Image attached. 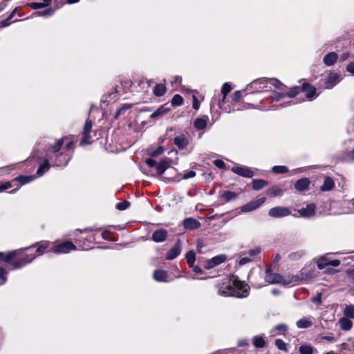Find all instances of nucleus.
Instances as JSON below:
<instances>
[{"label": "nucleus", "mask_w": 354, "mask_h": 354, "mask_svg": "<svg viewBox=\"0 0 354 354\" xmlns=\"http://www.w3.org/2000/svg\"><path fill=\"white\" fill-rule=\"evenodd\" d=\"M218 294L223 297H246L248 295V287L236 277L224 278L217 285Z\"/></svg>", "instance_id": "1"}, {"label": "nucleus", "mask_w": 354, "mask_h": 354, "mask_svg": "<svg viewBox=\"0 0 354 354\" xmlns=\"http://www.w3.org/2000/svg\"><path fill=\"white\" fill-rule=\"evenodd\" d=\"M93 126V122L91 120H86L82 131V138L80 141V145L84 146L90 144L91 138V131Z\"/></svg>", "instance_id": "2"}, {"label": "nucleus", "mask_w": 354, "mask_h": 354, "mask_svg": "<svg viewBox=\"0 0 354 354\" xmlns=\"http://www.w3.org/2000/svg\"><path fill=\"white\" fill-rule=\"evenodd\" d=\"M265 280L270 283H280L284 286L285 277L277 273H273L270 269H266Z\"/></svg>", "instance_id": "3"}, {"label": "nucleus", "mask_w": 354, "mask_h": 354, "mask_svg": "<svg viewBox=\"0 0 354 354\" xmlns=\"http://www.w3.org/2000/svg\"><path fill=\"white\" fill-rule=\"evenodd\" d=\"M291 212L288 207L277 206L271 208L268 212V215L272 218H281L289 216Z\"/></svg>", "instance_id": "4"}, {"label": "nucleus", "mask_w": 354, "mask_h": 354, "mask_svg": "<svg viewBox=\"0 0 354 354\" xmlns=\"http://www.w3.org/2000/svg\"><path fill=\"white\" fill-rule=\"evenodd\" d=\"M316 263L319 269L322 270L326 266L337 267L340 265V261L337 259L329 260L326 255L322 256L316 259Z\"/></svg>", "instance_id": "5"}, {"label": "nucleus", "mask_w": 354, "mask_h": 354, "mask_svg": "<svg viewBox=\"0 0 354 354\" xmlns=\"http://www.w3.org/2000/svg\"><path fill=\"white\" fill-rule=\"evenodd\" d=\"M266 197L260 198L256 201H251L241 207L242 212H249L259 208L262 204L265 203Z\"/></svg>", "instance_id": "6"}, {"label": "nucleus", "mask_w": 354, "mask_h": 354, "mask_svg": "<svg viewBox=\"0 0 354 354\" xmlns=\"http://www.w3.org/2000/svg\"><path fill=\"white\" fill-rule=\"evenodd\" d=\"M75 248L76 247L73 243L65 241L55 245L53 248V251L55 253H68L71 250H75Z\"/></svg>", "instance_id": "7"}, {"label": "nucleus", "mask_w": 354, "mask_h": 354, "mask_svg": "<svg viewBox=\"0 0 354 354\" xmlns=\"http://www.w3.org/2000/svg\"><path fill=\"white\" fill-rule=\"evenodd\" d=\"M231 170L234 174L244 178H252L254 176L252 170L245 166H234Z\"/></svg>", "instance_id": "8"}, {"label": "nucleus", "mask_w": 354, "mask_h": 354, "mask_svg": "<svg viewBox=\"0 0 354 354\" xmlns=\"http://www.w3.org/2000/svg\"><path fill=\"white\" fill-rule=\"evenodd\" d=\"M168 232L165 229H159L154 231L151 236V240L156 243H161L166 240Z\"/></svg>", "instance_id": "9"}, {"label": "nucleus", "mask_w": 354, "mask_h": 354, "mask_svg": "<svg viewBox=\"0 0 354 354\" xmlns=\"http://www.w3.org/2000/svg\"><path fill=\"white\" fill-rule=\"evenodd\" d=\"M55 156L56 158L53 162V165L57 167L66 165L71 158V155L64 153L56 154Z\"/></svg>", "instance_id": "10"}, {"label": "nucleus", "mask_w": 354, "mask_h": 354, "mask_svg": "<svg viewBox=\"0 0 354 354\" xmlns=\"http://www.w3.org/2000/svg\"><path fill=\"white\" fill-rule=\"evenodd\" d=\"M181 252V244L180 241L178 240V241L175 243L174 246L171 248L167 254L166 259L167 260H172L177 257Z\"/></svg>", "instance_id": "11"}, {"label": "nucleus", "mask_w": 354, "mask_h": 354, "mask_svg": "<svg viewBox=\"0 0 354 354\" xmlns=\"http://www.w3.org/2000/svg\"><path fill=\"white\" fill-rule=\"evenodd\" d=\"M183 226L187 230H192L199 228L201 223L194 218H187L183 221Z\"/></svg>", "instance_id": "12"}, {"label": "nucleus", "mask_w": 354, "mask_h": 354, "mask_svg": "<svg viewBox=\"0 0 354 354\" xmlns=\"http://www.w3.org/2000/svg\"><path fill=\"white\" fill-rule=\"evenodd\" d=\"M315 205L313 203L308 204L306 207L300 209L298 212L301 216L309 218L315 214Z\"/></svg>", "instance_id": "13"}, {"label": "nucleus", "mask_w": 354, "mask_h": 354, "mask_svg": "<svg viewBox=\"0 0 354 354\" xmlns=\"http://www.w3.org/2000/svg\"><path fill=\"white\" fill-rule=\"evenodd\" d=\"M174 143L179 149H184L188 145L189 141L185 135L180 134L174 139Z\"/></svg>", "instance_id": "14"}, {"label": "nucleus", "mask_w": 354, "mask_h": 354, "mask_svg": "<svg viewBox=\"0 0 354 354\" xmlns=\"http://www.w3.org/2000/svg\"><path fill=\"white\" fill-rule=\"evenodd\" d=\"M339 81V75L336 73H330L325 80L327 88H333Z\"/></svg>", "instance_id": "15"}, {"label": "nucleus", "mask_w": 354, "mask_h": 354, "mask_svg": "<svg viewBox=\"0 0 354 354\" xmlns=\"http://www.w3.org/2000/svg\"><path fill=\"white\" fill-rule=\"evenodd\" d=\"M227 259V257L225 254H220V255H217L213 258H212L209 261H208V265H207V268H212L222 263H223L224 261H225Z\"/></svg>", "instance_id": "16"}, {"label": "nucleus", "mask_w": 354, "mask_h": 354, "mask_svg": "<svg viewBox=\"0 0 354 354\" xmlns=\"http://www.w3.org/2000/svg\"><path fill=\"white\" fill-rule=\"evenodd\" d=\"M35 255L26 256V257H24L21 259H20V261H13L12 263V265L15 269L20 268L26 265L27 263L31 262L35 258Z\"/></svg>", "instance_id": "17"}, {"label": "nucleus", "mask_w": 354, "mask_h": 354, "mask_svg": "<svg viewBox=\"0 0 354 354\" xmlns=\"http://www.w3.org/2000/svg\"><path fill=\"white\" fill-rule=\"evenodd\" d=\"M302 92L305 93L306 97L309 100H312L315 96L316 89L308 84H304L302 86Z\"/></svg>", "instance_id": "18"}, {"label": "nucleus", "mask_w": 354, "mask_h": 354, "mask_svg": "<svg viewBox=\"0 0 354 354\" xmlns=\"http://www.w3.org/2000/svg\"><path fill=\"white\" fill-rule=\"evenodd\" d=\"M317 352V349L310 344H302L299 348V354H315Z\"/></svg>", "instance_id": "19"}, {"label": "nucleus", "mask_w": 354, "mask_h": 354, "mask_svg": "<svg viewBox=\"0 0 354 354\" xmlns=\"http://www.w3.org/2000/svg\"><path fill=\"white\" fill-rule=\"evenodd\" d=\"M310 181L308 178H301L295 183V188L298 191H304L308 187Z\"/></svg>", "instance_id": "20"}, {"label": "nucleus", "mask_w": 354, "mask_h": 354, "mask_svg": "<svg viewBox=\"0 0 354 354\" xmlns=\"http://www.w3.org/2000/svg\"><path fill=\"white\" fill-rule=\"evenodd\" d=\"M301 279L299 277V274H295V275H288L285 276V281H284V286H294L297 283L301 282Z\"/></svg>", "instance_id": "21"}, {"label": "nucleus", "mask_w": 354, "mask_h": 354, "mask_svg": "<svg viewBox=\"0 0 354 354\" xmlns=\"http://www.w3.org/2000/svg\"><path fill=\"white\" fill-rule=\"evenodd\" d=\"M299 274L302 281H308L315 277L314 272L306 268L301 269Z\"/></svg>", "instance_id": "22"}, {"label": "nucleus", "mask_w": 354, "mask_h": 354, "mask_svg": "<svg viewBox=\"0 0 354 354\" xmlns=\"http://www.w3.org/2000/svg\"><path fill=\"white\" fill-rule=\"evenodd\" d=\"M337 57H338V56H337V53H335L334 52L328 53L324 57V63L326 66H332L336 62Z\"/></svg>", "instance_id": "23"}, {"label": "nucleus", "mask_w": 354, "mask_h": 354, "mask_svg": "<svg viewBox=\"0 0 354 354\" xmlns=\"http://www.w3.org/2000/svg\"><path fill=\"white\" fill-rule=\"evenodd\" d=\"M19 254V250H13L11 252L5 254L3 252H0V262L5 261L8 262L12 259L15 258Z\"/></svg>", "instance_id": "24"}, {"label": "nucleus", "mask_w": 354, "mask_h": 354, "mask_svg": "<svg viewBox=\"0 0 354 354\" xmlns=\"http://www.w3.org/2000/svg\"><path fill=\"white\" fill-rule=\"evenodd\" d=\"M238 197V194L232 191H225L221 194V198L225 202H229L231 201L236 200Z\"/></svg>", "instance_id": "25"}, {"label": "nucleus", "mask_w": 354, "mask_h": 354, "mask_svg": "<svg viewBox=\"0 0 354 354\" xmlns=\"http://www.w3.org/2000/svg\"><path fill=\"white\" fill-rule=\"evenodd\" d=\"M298 328H308L312 326L313 322L308 317H303L296 322Z\"/></svg>", "instance_id": "26"}, {"label": "nucleus", "mask_w": 354, "mask_h": 354, "mask_svg": "<svg viewBox=\"0 0 354 354\" xmlns=\"http://www.w3.org/2000/svg\"><path fill=\"white\" fill-rule=\"evenodd\" d=\"M169 165V160L167 159H163L156 165V170L158 175H162L165 170L167 169Z\"/></svg>", "instance_id": "27"}, {"label": "nucleus", "mask_w": 354, "mask_h": 354, "mask_svg": "<svg viewBox=\"0 0 354 354\" xmlns=\"http://www.w3.org/2000/svg\"><path fill=\"white\" fill-rule=\"evenodd\" d=\"M167 277V272L162 270H156L153 272V279L158 281H166Z\"/></svg>", "instance_id": "28"}, {"label": "nucleus", "mask_w": 354, "mask_h": 354, "mask_svg": "<svg viewBox=\"0 0 354 354\" xmlns=\"http://www.w3.org/2000/svg\"><path fill=\"white\" fill-rule=\"evenodd\" d=\"M335 186L334 181L330 177H326L324 181V184L321 186L322 191H329L331 190Z\"/></svg>", "instance_id": "29"}, {"label": "nucleus", "mask_w": 354, "mask_h": 354, "mask_svg": "<svg viewBox=\"0 0 354 354\" xmlns=\"http://www.w3.org/2000/svg\"><path fill=\"white\" fill-rule=\"evenodd\" d=\"M51 3V0H42L41 2H32L29 4V6L32 9H41L49 6Z\"/></svg>", "instance_id": "30"}, {"label": "nucleus", "mask_w": 354, "mask_h": 354, "mask_svg": "<svg viewBox=\"0 0 354 354\" xmlns=\"http://www.w3.org/2000/svg\"><path fill=\"white\" fill-rule=\"evenodd\" d=\"M268 185V182L261 179H255L252 182V188L254 190H260Z\"/></svg>", "instance_id": "31"}, {"label": "nucleus", "mask_w": 354, "mask_h": 354, "mask_svg": "<svg viewBox=\"0 0 354 354\" xmlns=\"http://www.w3.org/2000/svg\"><path fill=\"white\" fill-rule=\"evenodd\" d=\"M153 94L156 96L160 97L163 95L166 92V88L164 84H157L153 90Z\"/></svg>", "instance_id": "32"}, {"label": "nucleus", "mask_w": 354, "mask_h": 354, "mask_svg": "<svg viewBox=\"0 0 354 354\" xmlns=\"http://www.w3.org/2000/svg\"><path fill=\"white\" fill-rule=\"evenodd\" d=\"M33 176H19L12 180L14 181H18L20 183V185H25L33 180Z\"/></svg>", "instance_id": "33"}, {"label": "nucleus", "mask_w": 354, "mask_h": 354, "mask_svg": "<svg viewBox=\"0 0 354 354\" xmlns=\"http://www.w3.org/2000/svg\"><path fill=\"white\" fill-rule=\"evenodd\" d=\"M207 121L203 118H197L194 122V127L196 129L201 130L206 127Z\"/></svg>", "instance_id": "34"}, {"label": "nucleus", "mask_w": 354, "mask_h": 354, "mask_svg": "<svg viewBox=\"0 0 354 354\" xmlns=\"http://www.w3.org/2000/svg\"><path fill=\"white\" fill-rule=\"evenodd\" d=\"M50 168L48 159H46L39 167L37 174L41 176Z\"/></svg>", "instance_id": "35"}, {"label": "nucleus", "mask_w": 354, "mask_h": 354, "mask_svg": "<svg viewBox=\"0 0 354 354\" xmlns=\"http://www.w3.org/2000/svg\"><path fill=\"white\" fill-rule=\"evenodd\" d=\"M253 344L257 348H263L266 342L261 336H255L253 338Z\"/></svg>", "instance_id": "36"}, {"label": "nucleus", "mask_w": 354, "mask_h": 354, "mask_svg": "<svg viewBox=\"0 0 354 354\" xmlns=\"http://www.w3.org/2000/svg\"><path fill=\"white\" fill-rule=\"evenodd\" d=\"M63 144H64V140L63 139H60V140H57L54 145L50 147L48 149V151H53V153H57L60 150V149H61L62 146L63 145Z\"/></svg>", "instance_id": "37"}, {"label": "nucleus", "mask_w": 354, "mask_h": 354, "mask_svg": "<svg viewBox=\"0 0 354 354\" xmlns=\"http://www.w3.org/2000/svg\"><path fill=\"white\" fill-rule=\"evenodd\" d=\"M341 328L344 330H350L352 327V322L346 318L341 319L339 321Z\"/></svg>", "instance_id": "38"}, {"label": "nucleus", "mask_w": 354, "mask_h": 354, "mask_svg": "<svg viewBox=\"0 0 354 354\" xmlns=\"http://www.w3.org/2000/svg\"><path fill=\"white\" fill-rule=\"evenodd\" d=\"M185 258L187 260V263L190 267H192L194 266V263L195 262V254L193 251L188 252L186 255Z\"/></svg>", "instance_id": "39"}, {"label": "nucleus", "mask_w": 354, "mask_h": 354, "mask_svg": "<svg viewBox=\"0 0 354 354\" xmlns=\"http://www.w3.org/2000/svg\"><path fill=\"white\" fill-rule=\"evenodd\" d=\"M268 194L271 197L281 196L282 194V190L277 187H273L269 189V190L268 191Z\"/></svg>", "instance_id": "40"}, {"label": "nucleus", "mask_w": 354, "mask_h": 354, "mask_svg": "<svg viewBox=\"0 0 354 354\" xmlns=\"http://www.w3.org/2000/svg\"><path fill=\"white\" fill-rule=\"evenodd\" d=\"M275 346L281 351H288V346L287 344L284 342L282 339H277L275 340Z\"/></svg>", "instance_id": "41"}, {"label": "nucleus", "mask_w": 354, "mask_h": 354, "mask_svg": "<svg viewBox=\"0 0 354 354\" xmlns=\"http://www.w3.org/2000/svg\"><path fill=\"white\" fill-rule=\"evenodd\" d=\"M168 111V110L162 106L160 107L159 109H158L155 112H153L151 115V118H158L159 116H161L162 115H164L165 113H166Z\"/></svg>", "instance_id": "42"}, {"label": "nucleus", "mask_w": 354, "mask_h": 354, "mask_svg": "<svg viewBox=\"0 0 354 354\" xmlns=\"http://www.w3.org/2000/svg\"><path fill=\"white\" fill-rule=\"evenodd\" d=\"M344 315L349 318H354V306H347L344 309Z\"/></svg>", "instance_id": "43"}, {"label": "nucleus", "mask_w": 354, "mask_h": 354, "mask_svg": "<svg viewBox=\"0 0 354 354\" xmlns=\"http://www.w3.org/2000/svg\"><path fill=\"white\" fill-rule=\"evenodd\" d=\"M183 99L178 94L175 95L171 101V103L173 106H180L183 104Z\"/></svg>", "instance_id": "44"}, {"label": "nucleus", "mask_w": 354, "mask_h": 354, "mask_svg": "<svg viewBox=\"0 0 354 354\" xmlns=\"http://www.w3.org/2000/svg\"><path fill=\"white\" fill-rule=\"evenodd\" d=\"M288 329V327L286 324H279L277 326H276L274 327V328L273 329V332L274 331H276V334H283Z\"/></svg>", "instance_id": "45"}, {"label": "nucleus", "mask_w": 354, "mask_h": 354, "mask_svg": "<svg viewBox=\"0 0 354 354\" xmlns=\"http://www.w3.org/2000/svg\"><path fill=\"white\" fill-rule=\"evenodd\" d=\"M261 248L258 247H256L253 249L248 250V252H247V254H248V257L252 258V261L254 259V257L261 252Z\"/></svg>", "instance_id": "46"}, {"label": "nucleus", "mask_w": 354, "mask_h": 354, "mask_svg": "<svg viewBox=\"0 0 354 354\" xmlns=\"http://www.w3.org/2000/svg\"><path fill=\"white\" fill-rule=\"evenodd\" d=\"M231 89H232V88L229 83L226 82L223 85L222 88H221V92L223 95V101H224L225 97L230 92Z\"/></svg>", "instance_id": "47"}, {"label": "nucleus", "mask_w": 354, "mask_h": 354, "mask_svg": "<svg viewBox=\"0 0 354 354\" xmlns=\"http://www.w3.org/2000/svg\"><path fill=\"white\" fill-rule=\"evenodd\" d=\"M288 171L286 166H274L272 171L275 174H285Z\"/></svg>", "instance_id": "48"}, {"label": "nucleus", "mask_w": 354, "mask_h": 354, "mask_svg": "<svg viewBox=\"0 0 354 354\" xmlns=\"http://www.w3.org/2000/svg\"><path fill=\"white\" fill-rule=\"evenodd\" d=\"M7 274L8 272L4 268H0V285H3L6 283L7 280Z\"/></svg>", "instance_id": "49"}, {"label": "nucleus", "mask_w": 354, "mask_h": 354, "mask_svg": "<svg viewBox=\"0 0 354 354\" xmlns=\"http://www.w3.org/2000/svg\"><path fill=\"white\" fill-rule=\"evenodd\" d=\"M129 205H130L129 202L124 201L120 202V203H117L116 208L119 210H124L128 208Z\"/></svg>", "instance_id": "50"}, {"label": "nucleus", "mask_w": 354, "mask_h": 354, "mask_svg": "<svg viewBox=\"0 0 354 354\" xmlns=\"http://www.w3.org/2000/svg\"><path fill=\"white\" fill-rule=\"evenodd\" d=\"M53 13V10L50 8L44 11H39L36 13L37 16H50Z\"/></svg>", "instance_id": "51"}, {"label": "nucleus", "mask_w": 354, "mask_h": 354, "mask_svg": "<svg viewBox=\"0 0 354 354\" xmlns=\"http://www.w3.org/2000/svg\"><path fill=\"white\" fill-rule=\"evenodd\" d=\"M131 108V104H124L122 107L120 108L116 113H115V118H118L120 115H121L125 110H127Z\"/></svg>", "instance_id": "52"}, {"label": "nucleus", "mask_w": 354, "mask_h": 354, "mask_svg": "<svg viewBox=\"0 0 354 354\" xmlns=\"http://www.w3.org/2000/svg\"><path fill=\"white\" fill-rule=\"evenodd\" d=\"M48 242H46L39 245L37 249V252L39 253L38 255L41 254L44 250L48 247Z\"/></svg>", "instance_id": "53"}, {"label": "nucleus", "mask_w": 354, "mask_h": 354, "mask_svg": "<svg viewBox=\"0 0 354 354\" xmlns=\"http://www.w3.org/2000/svg\"><path fill=\"white\" fill-rule=\"evenodd\" d=\"M252 261V258H249L248 257H242L239 261V265L240 266H242L249 262Z\"/></svg>", "instance_id": "54"}, {"label": "nucleus", "mask_w": 354, "mask_h": 354, "mask_svg": "<svg viewBox=\"0 0 354 354\" xmlns=\"http://www.w3.org/2000/svg\"><path fill=\"white\" fill-rule=\"evenodd\" d=\"M214 164L216 167H217L219 169H224L225 167V162L221 160H215L214 161Z\"/></svg>", "instance_id": "55"}, {"label": "nucleus", "mask_w": 354, "mask_h": 354, "mask_svg": "<svg viewBox=\"0 0 354 354\" xmlns=\"http://www.w3.org/2000/svg\"><path fill=\"white\" fill-rule=\"evenodd\" d=\"M0 191L3 192L12 187L11 182H6L0 185Z\"/></svg>", "instance_id": "56"}, {"label": "nucleus", "mask_w": 354, "mask_h": 354, "mask_svg": "<svg viewBox=\"0 0 354 354\" xmlns=\"http://www.w3.org/2000/svg\"><path fill=\"white\" fill-rule=\"evenodd\" d=\"M164 151V149L162 147H159L157 149L151 152V156H158L160 154H162Z\"/></svg>", "instance_id": "57"}, {"label": "nucleus", "mask_w": 354, "mask_h": 354, "mask_svg": "<svg viewBox=\"0 0 354 354\" xmlns=\"http://www.w3.org/2000/svg\"><path fill=\"white\" fill-rule=\"evenodd\" d=\"M298 88H295L294 89L290 90L285 95H287L289 97H294L298 93Z\"/></svg>", "instance_id": "58"}, {"label": "nucleus", "mask_w": 354, "mask_h": 354, "mask_svg": "<svg viewBox=\"0 0 354 354\" xmlns=\"http://www.w3.org/2000/svg\"><path fill=\"white\" fill-rule=\"evenodd\" d=\"M196 176V172L194 171H189L187 173H185L183 176V179H188V178H193Z\"/></svg>", "instance_id": "59"}, {"label": "nucleus", "mask_w": 354, "mask_h": 354, "mask_svg": "<svg viewBox=\"0 0 354 354\" xmlns=\"http://www.w3.org/2000/svg\"><path fill=\"white\" fill-rule=\"evenodd\" d=\"M12 22L10 21V19L8 17L7 19L1 21L0 24L1 27H6L8 26Z\"/></svg>", "instance_id": "60"}, {"label": "nucleus", "mask_w": 354, "mask_h": 354, "mask_svg": "<svg viewBox=\"0 0 354 354\" xmlns=\"http://www.w3.org/2000/svg\"><path fill=\"white\" fill-rule=\"evenodd\" d=\"M199 102L198 101L196 97L193 95V108L196 110H198L199 109Z\"/></svg>", "instance_id": "61"}, {"label": "nucleus", "mask_w": 354, "mask_h": 354, "mask_svg": "<svg viewBox=\"0 0 354 354\" xmlns=\"http://www.w3.org/2000/svg\"><path fill=\"white\" fill-rule=\"evenodd\" d=\"M145 162H146V164H147L148 166L151 167H154V166H156V160H153V159H151V158H148V159H147V160H145Z\"/></svg>", "instance_id": "62"}, {"label": "nucleus", "mask_w": 354, "mask_h": 354, "mask_svg": "<svg viewBox=\"0 0 354 354\" xmlns=\"http://www.w3.org/2000/svg\"><path fill=\"white\" fill-rule=\"evenodd\" d=\"M346 70L354 75V62L348 64L346 66Z\"/></svg>", "instance_id": "63"}, {"label": "nucleus", "mask_w": 354, "mask_h": 354, "mask_svg": "<svg viewBox=\"0 0 354 354\" xmlns=\"http://www.w3.org/2000/svg\"><path fill=\"white\" fill-rule=\"evenodd\" d=\"M346 273L350 278L354 279V268L348 269Z\"/></svg>", "instance_id": "64"}]
</instances>
